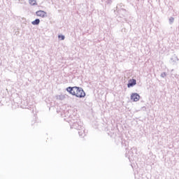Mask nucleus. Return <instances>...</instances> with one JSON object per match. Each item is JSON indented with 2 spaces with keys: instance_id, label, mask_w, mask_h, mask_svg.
Returning a JSON list of instances; mask_svg holds the SVG:
<instances>
[{
  "instance_id": "obj_1",
  "label": "nucleus",
  "mask_w": 179,
  "mask_h": 179,
  "mask_svg": "<svg viewBox=\"0 0 179 179\" xmlns=\"http://www.w3.org/2000/svg\"><path fill=\"white\" fill-rule=\"evenodd\" d=\"M66 91L70 93V94H72V96L78 97V99H83L86 96V93L83 89L79 87H69L66 88Z\"/></svg>"
},
{
  "instance_id": "obj_2",
  "label": "nucleus",
  "mask_w": 179,
  "mask_h": 179,
  "mask_svg": "<svg viewBox=\"0 0 179 179\" xmlns=\"http://www.w3.org/2000/svg\"><path fill=\"white\" fill-rule=\"evenodd\" d=\"M141 99V96L139 94L136 93H133L131 95V100H133V101H139V99Z\"/></svg>"
},
{
  "instance_id": "obj_3",
  "label": "nucleus",
  "mask_w": 179,
  "mask_h": 179,
  "mask_svg": "<svg viewBox=\"0 0 179 179\" xmlns=\"http://www.w3.org/2000/svg\"><path fill=\"white\" fill-rule=\"evenodd\" d=\"M36 13L39 17H45V16H47V13H45V11L38 10Z\"/></svg>"
},
{
  "instance_id": "obj_4",
  "label": "nucleus",
  "mask_w": 179,
  "mask_h": 179,
  "mask_svg": "<svg viewBox=\"0 0 179 179\" xmlns=\"http://www.w3.org/2000/svg\"><path fill=\"white\" fill-rule=\"evenodd\" d=\"M136 85V80L135 79H130L127 84V87H132Z\"/></svg>"
},
{
  "instance_id": "obj_5",
  "label": "nucleus",
  "mask_w": 179,
  "mask_h": 179,
  "mask_svg": "<svg viewBox=\"0 0 179 179\" xmlns=\"http://www.w3.org/2000/svg\"><path fill=\"white\" fill-rule=\"evenodd\" d=\"M29 3L31 6H34L37 5V1H36V0H29Z\"/></svg>"
},
{
  "instance_id": "obj_6",
  "label": "nucleus",
  "mask_w": 179,
  "mask_h": 179,
  "mask_svg": "<svg viewBox=\"0 0 179 179\" xmlns=\"http://www.w3.org/2000/svg\"><path fill=\"white\" fill-rule=\"evenodd\" d=\"M32 24H34V26H36V24H40V20L39 19H36L34 21H33Z\"/></svg>"
},
{
  "instance_id": "obj_7",
  "label": "nucleus",
  "mask_w": 179,
  "mask_h": 179,
  "mask_svg": "<svg viewBox=\"0 0 179 179\" xmlns=\"http://www.w3.org/2000/svg\"><path fill=\"white\" fill-rule=\"evenodd\" d=\"M59 38L60 40H64L65 39V36H64L63 35H59Z\"/></svg>"
}]
</instances>
